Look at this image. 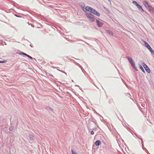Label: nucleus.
Here are the masks:
<instances>
[{
    "instance_id": "1",
    "label": "nucleus",
    "mask_w": 154,
    "mask_h": 154,
    "mask_svg": "<svg viewBox=\"0 0 154 154\" xmlns=\"http://www.w3.org/2000/svg\"><path fill=\"white\" fill-rule=\"evenodd\" d=\"M82 9L83 11L85 12L87 11L90 12L91 13L93 14L98 17H99L100 15L99 12L95 10L93 8L87 6L85 8H83Z\"/></svg>"
},
{
    "instance_id": "2",
    "label": "nucleus",
    "mask_w": 154,
    "mask_h": 154,
    "mask_svg": "<svg viewBox=\"0 0 154 154\" xmlns=\"http://www.w3.org/2000/svg\"><path fill=\"white\" fill-rule=\"evenodd\" d=\"M127 58L128 59V60L129 62L131 64V65L132 66H133V67L135 69V70L137 71V70L136 69V68L135 67V65L134 63V62L133 61V60H132V59L129 56H127Z\"/></svg>"
},
{
    "instance_id": "3",
    "label": "nucleus",
    "mask_w": 154,
    "mask_h": 154,
    "mask_svg": "<svg viewBox=\"0 0 154 154\" xmlns=\"http://www.w3.org/2000/svg\"><path fill=\"white\" fill-rule=\"evenodd\" d=\"M86 16L91 21H94L95 20L94 15L91 13H87L86 14Z\"/></svg>"
},
{
    "instance_id": "4",
    "label": "nucleus",
    "mask_w": 154,
    "mask_h": 154,
    "mask_svg": "<svg viewBox=\"0 0 154 154\" xmlns=\"http://www.w3.org/2000/svg\"><path fill=\"white\" fill-rule=\"evenodd\" d=\"M144 44L146 46V47L149 50L150 52H151V54H154V51L149 46V45L147 43L146 41H144Z\"/></svg>"
},
{
    "instance_id": "5",
    "label": "nucleus",
    "mask_w": 154,
    "mask_h": 154,
    "mask_svg": "<svg viewBox=\"0 0 154 154\" xmlns=\"http://www.w3.org/2000/svg\"><path fill=\"white\" fill-rule=\"evenodd\" d=\"M142 65L143 66L145 70L148 73H149L150 70L147 66L144 63H142Z\"/></svg>"
},
{
    "instance_id": "6",
    "label": "nucleus",
    "mask_w": 154,
    "mask_h": 154,
    "mask_svg": "<svg viewBox=\"0 0 154 154\" xmlns=\"http://www.w3.org/2000/svg\"><path fill=\"white\" fill-rule=\"evenodd\" d=\"M147 9H148L150 12L154 13V9L151 6H149Z\"/></svg>"
},
{
    "instance_id": "7",
    "label": "nucleus",
    "mask_w": 154,
    "mask_h": 154,
    "mask_svg": "<svg viewBox=\"0 0 154 154\" xmlns=\"http://www.w3.org/2000/svg\"><path fill=\"white\" fill-rule=\"evenodd\" d=\"M143 4L147 8L149 7L150 6L148 3L146 1H144L143 2Z\"/></svg>"
},
{
    "instance_id": "8",
    "label": "nucleus",
    "mask_w": 154,
    "mask_h": 154,
    "mask_svg": "<svg viewBox=\"0 0 154 154\" xmlns=\"http://www.w3.org/2000/svg\"><path fill=\"white\" fill-rule=\"evenodd\" d=\"M96 21L97 23V24L99 26L101 27L103 25V23L101 22H100L99 20H96Z\"/></svg>"
},
{
    "instance_id": "9",
    "label": "nucleus",
    "mask_w": 154,
    "mask_h": 154,
    "mask_svg": "<svg viewBox=\"0 0 154 154\" xmlns=\"http://www.w3.org/2000/svg\"><path fill=\"white\" fill-rule=\"evenodd\" d=\"M137 8L139 10H140L142 12H143L144 11L143 9L142 8V7L140 5L138 4L137 5Z\"/></svg>"
},
{
    "instance_id": "10",
    "label": "nucleus",
    "mask_w": 154,
    "mask_h": 154,
    "mask_svg": "<svg viewBox=\"0 0 154 154\" xmlns=\"http://www.w3.org/2000/svg\"><path fill=\"white\" fill-rule=\"evenodd\" d=\"M21 54H22L23 55H25V56H26V57H29L30 59H32V58L31 57V56H29V55H28V54H25V53H24L22 52V53H21Z\"/></svg>"
},
{
    "instance_id": "11",
    "label": "nucleus",
    "mask_w": 154,
    "mask_h": 154,
    "mask_svg": "<svg viewBox=\"0 0 154 154\" xmlns=\"http://www.w3.org/2000/svg\"><path fill=\"white\" fill-rule=\"evenodd\" d=\"M101 143L100 141L98 140L95 142V145L96 146H98L101 144Z\"/></svg>"
},
{
    "instance_id": "12",
    "label": "nucleus",
    "mask_w": 154,
    "mask_h": 154,
    "mask_svg": "<svg viewBox=\"0 0 154 154\" xmlns=\"http://www.w3.org/2000/svg\"><path fill=\"white\" fill-rule=\"evenodd\" d=\"M106 33L109 34H110L111 35H113V33H112V32L110 31H106Z\"/></svg>"
},
{
    "instance_id": "13",
    "label": "nucleus",
    "mask_w": 154,
    "mask_h": 154,
    "mask_svg": "<svg viewBox=\"0 0 154 154\" xmlns=\"http://www.w3.org/2000/svg\"><path fill=\"white\" fill-rule=\"evenodd\" d=\"M140 68L142 70V71L143 72H144V69L141 65H140Z\"/></svg>"
},
{
    "instance_id": "14",
    "label": "nucleus",
    "mask_w": 154,
    "mask_h": 154,
    "mask_svg": "<svg viewBox=\"0 0 154 154\" xmlns=\"http://www.w3.org/2000/svg\"><path fill=\"white\" fill-rule=\"evenodd\" d=\"M132 3L133 4H134V5H135L136 6L137 5H138V4H137V2L135 1H133L132 2Z\"/></svg>"
},
{
    "instance_id": "15",
    "label": "nucleus",
    "mask_w": 154,
    "mask_h": 154,
    "mask_svg": "<svg viewBox=\"0 0 154 154\" xmlns=\"http://www.w3.org/2000/svg\"><path fill=\"white\" fill-rule=\"evenodd\" d=\"M9 129L10 131H12L14 130V127H11L9 128Z\"/></svg>"
},
{
    "instance_id": "16",
    "label": "nucleus",
    "mask_w": 154,
    "mask_h": 154,
    "mask_svg": "<svg viewBox=\"0 0 154 154\" xmlns=\"http://www.w3.org/2000/svg\"><path fill=\"white\" fill-rule=\"evenodd\" d=\"M72 152L73 154H78L77 152L72 149Z\"/></svg>"
},
{
    "instance_id": "17",
    "label": "nucleus",
    "mask_w": 154,
    "mask_h": 154,
    "mask_svg": "<svg viewBox=\"0 0 154 154\" xmlns=\"http://www.w3.org/2000/svg\"><path fill=\"white\" fill-rule=\"evenodd\" d=\"M6 62V60L0 61V63H5Z\"/></svg>"
},
{
    "instance_id": "18",
    "label": "nucleus",
    "mask_w": 154,
    "mask_h": 154,
    "mask_svg": "<svg viewBox=\"0 0 154 154\" xmlns=\"http://www.w3.org/2000/svg\"><path fill=\"white\" fill-rule=\"evenodd\" d=\"M91 134H93L94 133V132L93 131H91Z\"/></svg>"
}]
</instances>
